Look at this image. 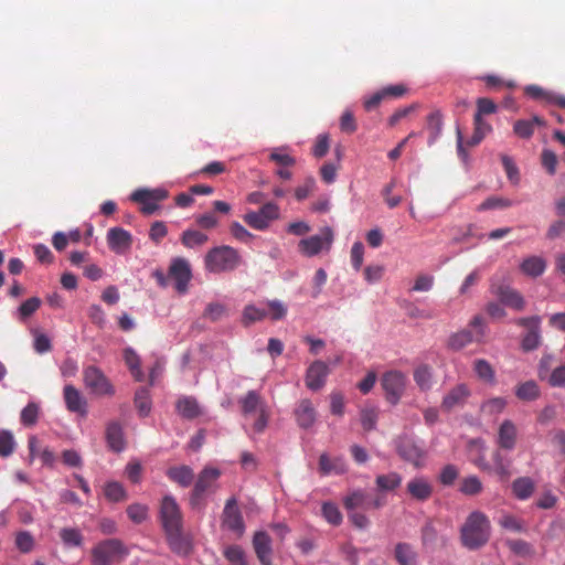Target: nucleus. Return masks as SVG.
<instances>
[{
	"label": "nucleus",
	"mask_w": 565,
	"mask_h": 565,
	"mask_svg": "<svg viewBox=\"0 0 565 565\" xmlns=\"http://www.w3.org/2000/svg\"><path fill=\"white\" fill-rule=\"evenodd\" d=\"M322 516L326 521L334 526L342 523V513L340 512L337 504L333 502H324L321 508Z\"/></svg>",
	"instance_id": "46"
},
{
	"label": "nucleus",
	"mask_w": 565,
	"mask_h": 565,
	"mask_svg": "<svg viewBox=\"0 0 565 565\" xmlns=\"http://www.w3.org/2000/svg\"><path fill=\"white\" fill-rule=\"evenodd\" d=\"M244 221L252 228L257 231H264L268 228L267 221L263 218L262 214L257 211H250L244 215Z\"/></svg>",
	"instance_id": "59"
},
{
	"label": "nucleus",
	"mask_w": 565,
	"mask_h": 565,
	"mask_svg": "<svg viewBox=\"0 0 565 565\" xmlns=\"http://www.w3.org/2000/svg\"><path fill=\"white\" fill-rule=\"evenodd\" d=\"M33 348L39 354L50 352L52 350L50 338L44 333L35 332Z\"/></svg>",
	"instance_id": "64"
},
{
	"label": "nucleus",
	"mask_w": 565,
	"mask_h": 565,
	"mask_svg": "<svg viewBox=\"0 0 565 565\" xmlns=\"http://www.w3.org/2000/svg\"><path fill=\"white\" fill-rule=\"evenodd\" d=\"M544 125V120L539 116H533L532 119H520L514 122L513 131L520 138H530L535 126Z\"/></svg>",
	"instance_id": "30"
},
{
	"label": "nucleus",
	"mask_w": 565,
	"mask_h": 565,
	"mask_svg": "<svg viewBox=\"0 0 565 565\" xmlns=\"http://www.w3.org/2000/svg\"><path fill=\"white\" fill-rule=\"evenodd\" d=\"M438 539V530L433 520H428L420 529V540L423 546H434Z\"/></svg>",
	"instance_id": "44"
},
{
	"label": "nucleus",
	"mask_w": 565,
	"mask_h": 565,
	"mask_svg": "<svg viewBox=\"0 0 565 565\" xmlns=\"http://www.w3.org/2000/svg\"><path fill=\"white\" fill-rule=\"evenodd\" d=\"M62 542L71 547H78L83 543V535L77 529L64 527L60 532Z\"/></svg>",
	"instance_id": "49"
},
{
	"label": "nucleus",
	"mask_w": 565,
	"mask_h": 565,
	"mask_svg": "<svg viewBox=\"0 0 565 565\" xmlns=\"http://www.w3.org/2000/svg\"><path fill=\"white\" fill-rule=\"evenodd\" d=\"M535 490V483L530 477L516 478L512 483V492L519 500H527Z\"/></svg>",
	"instance_id": "32"
},
{
	"label": "nucleus",
	"mask_w": 565,
	"mask_h": 565,
	"mask_svg": "<svg viewBox=\"0 0 565 565\" xmlns=\"http://www.w3.org/2000/svg\"><path fill=\"white\" fill-rule=\"evenodd\" d=\"M167 477L180 487L188 488L193 483L194 471L190 466H174L167 470Z\"/></svg>",
	"instance_id": "25"
},
{
	"label": "nucleus",
	"mask_w": 565,
	"mask_h": 565,
	"mask_svg": "<svg viewBox=\"0 0 565 565\" xmlns=\"http://www.w3.org/2000/svg\"><path fill=\"white\" fill-rule=\"evenodd\" d=\"M518 443V427L511 419H504L498 429L497 445L500 449L511 451Z\"/></svg>",
	"instance_id": "15"
},
{
	"label": "nucleus",
	"mask_w": 565,
	"mask_h": 565,
	"mask_svg": "<svg viewBox=\"0 0 565 565\" xmlns=\"http://www.w3.org/2000/svg\"><path fill=\"white\" fill-rule=\"evenodd\" d=\"M83 377L85 386L90 391V393L98 396L114 395V386L99 367L95 365L87 366L83 371Z\"/></svg>",
	"instance_id": "7"
},
{
	"label": "nucleus",
	"mask_w": 565,
	"mask_h": 565,
	"mask_svg": "<svg viewBox=\"0 0 565 565\" xmlns=\"http://www.w3.org/2000/svg\"><path fill=\"white\" fill-rule=\"evenodd\" d=\"M381 90L384 99L388 100L402 98L408 92V88L405 84H395L385 86Z\"/></svg>",
	"instance_id": "60"
},
{
	"label": "nucleus",
	"mask_w": 565,
	"mask_h": 565,
	"mask_svg": "<svg viewBox=\"0 0 565 565\" xmlns=\"http://www.w3.org/2000/svg\"><path fill=\"white\" fill-rule=\"evenodd\" d=\"M160 520L164 532L182 530V512L172 495L163 497L160 505Z\"/></svg>",
	"instance_id": "8"
},
{
	"label": "nucleus",
	"mask_w": 565,
	"mask_h": 565,
	"mask_svg": "<svg viewBox=\"0 0 565 565\" xmlns=\"http://www.w3.org/2000/svg\"><path fill=\"white\" fill-rule=\"evenodd\" d=\"M381 385L385 392L386 399L391 404H396L405 390L406 377L402 372L388 371L383 374Z\"/></svg>",
	"instance_id": "11"
},
{
	"label": "nucleus",
	"mask_w": 565,
	"mask_h": 565,
	"mask_svg": "<svg viewBox=\"0 0 565 565\" xmlns=\"http://www.w3.org/2000/svg\"><path fill=\"white\" fill-rule=\"evenodd\" d=\"M499 524L509 531L515 532V533H524L526 532V525L523 520L518 519L511 514L503 515Z\"/></svg>",
	"instance_id": "56"
},
{
	"label": "nucleus",
	"mask_w": 565,
	"mask_h": 565,
	"mask_svg": "<svg viewBox=\"0 0 565 565\" xmlns=\"http://www.w3.org/2000/svg\"><path fill=\"white\" fill-rule=\"evenodd\" d=\"M329 374V367L326 362L317 360L307 370L306 385L312 391L320 390Z\"/></svg>",
	"instance_id": "17"
},
{
	"label": "nucleus",
	"mask_w": 565,
	"mask_h": 565,
	"mask_svg": "<svg viewBox=\"0 0 565 565\" xmlns=\"http://www.w3.org/2000/svg\"><path fill=\"white\" fill-rule=\"evenodd\" d=\"M493 471L502 481H507L511 477L510 465L504 461L500 451L493 454Z\"/></svg>",
	"instance_id": "54"
},
{
	"label": "nucleus",
	"mask_w": 565,
	"mask_h": 565,
	"mask_svg": "<svg viewBox=\"0 0 565 565\" xmlns=\"http://www.w3.org/2000/svg\"><path fill=\"white\" fill-rule=\"evenodd\" d=\"M209 241L206 234L196 230H186L181 235V243L186 248H194L204 245Z\"/></svg>",
	"instance_id": "39"
},
{
	"label": "nucleus",
	"mask_w": 565,
	"mask_h": 565,
	"mask_svg": "<svg viewBox=\"0 0 565 565\" xmlns=\"http://www.w3.org/2000/svg\"><path fill=\"white\" fill-rule=\"evenodd\" d=\"M39 412L40 407L36 403H29L21 412V423L26 427L35 425L38 422Z\"/></svg>",
	"instance_id": "53"
},
{
	"label": "nucleus",
	"mask_w": 565,
	"mask_h": 565,
	"mask_svg": "<svg viewBox=\"0 0 565 565\" xmlns=\"http://www.w3.org/2000/svg\"><path fill=\"white\" fill-rule=\"evenodd\" d=\"M179 414L186 419H194L201 415V408L198 401L193 397L185 396L177 402Z\"/></svg>",
	"instance_id": "31"
},
{
	"label": "nucleus",
	"mask_w": 565,
	"mask_h": 565,
	"mask_svg": "<svg viewBox=\"0 0 565 565\" xmlns=\"http://www.w3.org/2000/svg\"><path fill=\"white\" fill-rule=\"evenodd\" d=\"M491 536V523L481 511L471 512L460 527L461 545L470 551L483 547Z\"/></svg>",
	"instance_id": "1"
},
{
	"label": "nucleus",
	"mask_w": 565,
	"mask_h": 565,
	"mask_svg": "<svg viewBox=\"0 0 565 565\" xmlns=\"http://www.w3.org/2000/svg\"><path fill=\"white\" fill-rule=\"evenodd\" d=\"M482 489V482L476 476L463 478L460 484V491L466 495H477Z\"/></svg>",
	"instance_id": "50"
},
{
	"label": "nucleus",
	"mask_w": 565,
	"mask_h": 565,
	"mask_svg": "<svg viewBox=\"0 0 565 565\" xmlns=\"http://www.w3.org/2000/svg\"><path fill=\"white\" fill-rule=\"evenodd\" d=\"M407 492L417 501H427L433 494V486L424 477H416L408 481Z\"/></svg>",
	"instance_id": "22"
},
{
	"label": "nucleus",
	"mask_w": 565,
	"mask_h": 565,
	"mask_svg": "<svg viewBox=\"0 0 565 565\" xmlns=\"http://www.w3.org/2000/svg\"><path fill=\"white\" fill-rule=\"evenodd\" d=\"M124 360L135 380L141 382L143 380V373L140 369V359L138 354L131 348H127L124 351Z\"/></svg>",
	"instance_id": "40"
},
{
	"label": "nucleus",
	"mask_w": 565,
	"mask_h": 565,
	"mask_svg": "<svg viewBox=\"0 0 565 565\" xmlns=\"http://www.w3.org/2000/svg\"><path fill=\"white\" fill-rule=\"evenodd\" d=\"M129 554L122 541L107 539L97 543L90 552L92 565H115L121 563Z\"/></svg>",
	"instance_id": "2"
},
{
	"label": "nucleus",
	"mask_w": 565,
	"mask_h": 565,
	"mask_svg": "<svg viewBox=\"0 0 565 565\" xmlns=\"http://www.w3.org/2000/svg\"><path fill=\"white\" fill-rule=\"evenodd\" d=\"M41 299L39 297H31L26 299L21 306L18 308L17 315L20 321H25L30 318L40 307Z\"/></svg>",
	"instance_id": "45"
},
{
	"label": "nucleus",
	"mask_w": 565,
	"mask_h": 565,
	"mask_svg": "<svg viewBox=\"0 0 565 565\" xmlns=\"http://www.w3.org/2000/svg\"><path fill=\"white\" fill-rule=\"evenodd\" d=\"M106 441L108 447L115 452H120L125 449L126 441L124 438V430L118 422H110L107 425Z\"/></svg>",
	"instance_id": "23"
},
{
	"label": "nucleus",
	"mask_w": 565,
	"mask_h": 565,
	"mask_svg": "<svg viewBox=\"0 0 565 565\" xmlns=\"http://www.w3.org/2000/svg\"><path fill=\"white\" fill-rule=\"evenodd\" d=\"M267 306V316H269L271 320H280L287 313V307L279 300H269Z\"/></svg>",
	"instance_id": "62"
},
{
	"label": "nucleus",
	"mask_w": 565,
	"mask_h": 565,
	"mask_svg": "<svg viewBox=\"0 0 565 565\" xmlns=\"http://www.w3.org/2000/svg\"><path fill=\"white\" fill-rule=\"evenodd\" d=\"M319 470L323 476L330 473L342 475L347 471V465L341 457L331 459L327 454L319 457Z\"/></svg>",
	"instance_id": "27"
},
{
	"label": "nucleus",
	"mask_w": 565,
	"mask_h": 565,
	"mask_svg": "<svg viewBox=\"0 0 565 565\" xmlns=\"http://www.w3.org/2000/svg\"><path fill=\"white\" fill-rule=\"evenodd\" d=\"M253 547H254L255 554L262 565H273L271 539L266 532L258 531L254 534Z\"/></svg>",
	"instance_id": "16"
},
{
	"label": "nucleus",
	"mask_w": 565,
	"mask_h": 565,
	"mask_svg": "<svg viewBox=\"0 0 565 565\" xmlns=\"http://www.w3.org/2000/svg\"><path fill=\"white\" fill-rule=\"evenodd\" d=\"M153 277L161 287H167L168 281L170 279L173 280L177 291L184 294L188 290V285L192 278V271L186 259L174 258L169 266L167 276L161 270H156L153 273Z\"/></svg>",
	"instance_id": "4"
},
{
	"label": "nucleus",
	"mask_w": 565,
	"mask_h": 565,
	"mask_svg": "<svg viewBox=\"0 0 565 565\" xmlns=\"http://www.w3.org/2000/svg\"><path fill=\"white\" fill-rule=\"evenodd\" d=\"M511 205H512V201L509 199L500 198V196H489L477 207V210L479 212H482V211L493 210V209H505V207H510Z\"/></svg>",
	"instance_id": "57"
},
{
	"label": "nucleus",
	"mask_w": 565,
	"mask_h": 565,
	"mask_svg": "<svg viewBox=\"0 0 565 565\" xmlns=\"http://www.w3.org/2000/svg\"><path fill=\"white\" fill-rule=\"evenodd\" d=\"M370 494L362 489L350 492L343 499V505L347 511H353L358 508L370 509Z\"/></svg>",
	"instance_id": "29"
},
{
	"label": "nucleus",
	"mask_w": 565,
	"mask_h": 565,
	"mask_svg": "<svg viewBox=\"0 0 565 565\" xmlns=\"http://www.w3.org/2000/svg\"><path fill=\"white\" fill-rule=\"evenodd\" d=\"M135 406L139 412V415L145 417L151 411V401L149 390L146 387L139 388L135 394Z\"/></svg>",
	"instance_id": "43"
},
{
	"label": "nucleus",
	"mask_w": 565,
	"mask_h": 565,
	"mask_svg": "<svg viewBox=\"0 0 565 565\" xmlns=\"http://www.w3.org/2000/svg\"><path fill=\"white\" fill-rule=\"evenodd\" d=\"M414 381L422 391H428L433 385V370L429 365H419L414 371Z\"/></svg>",
	"instance_id": "36"
},
{
	"label": "nucleus",
	"mask_w": 565,
	"mask_h": 565,
	"mask_svg": "<svg viewBox=\"0 0 565 565\" xmlns=\"http://www.w3.org/2000/svg\"><path fill=\"white\" fill-rule=\"evenodd\" d=\"M222 522L224 526L234 532L238 537L243 535L245 524L235 498H231L226 501Z\"/></svg>",
	"instance_id": "14"
},
{
	"label": "nucleus",
	"mask_w": 565,
	"mask_h": 565,
	"mask_svg": "<svg viewBox=\"0 0 565 565\" xmlns=\"http://www.w3.org/2000/svg\"><path fill=\"white\" fill-rule=\"evenodd\" d=\"M225 558L233 565H247L244 550L238 545H230L224 550Z\"/></svg>",
	"instance_id": "52"
},
{
	"label": "nucleus",
	"mask_w": 565,
	"mask_h": 565,
	"mask_svg": "<svg viewBox=\"0 0 565 565\" xmlns=\"http://www.w3.org/2000/svg\"><path fill=\"white\" fill-rule=\"evenodd\" d=\"M242 411L245 415L260 412V408H265V404L260 399L259 395L255 391H249L247 394L241 399Z\"/></svg>",
	"instance_id": "37"
},
{
	"label": "nucleus",
	"mask_w": 565,
	"mask_h": 565,
	"mask_svg": "<svg viewBox=\"0 0 565 565\" xmlns=\"http://www.w3.org/2000/svg\"><path fill=\"white\" fill-rule=\"evenodd\" d=\"M295 417L299 427L310 428L317 418V412L309 399H301L295 408Z\"/></svg>",
	"instance_id": "21"
},
{
	"label": "nucleus",
	"mask_w": 565,
	"mask_h": 565,
	"mask_svg": "<svg viewBox=\"0 0 565 565\" xmlns=\"http://www.w3.org/2000/svg\"><path fill=\"white\" fill-rule=\"evenodd\" d=\"M227 316L228 308L226 307V305L217 301L207 303L203 311V318L212 322H217Z\"/></svg>",
	"instance_id": "41"
},
{
	"label": "nucleus",
	"mask_w": 565,
	"mask_h": 565,
	"mask_svg": "<svg viewBox=\"0 0 565 565\" xmlns=\"http://www.w3.org/2000/svg\"><path fill=\"white\" fill-rule=\"evenodd\" d=\"M473 134L471 138L467 141L469 147H475L479 145L487 134L491 131V126L486 122L483 119H479V116L473 117Z\"/></svg>",
	"instance_id": "38"
},
{
	"label": "nucleus",
	"mask_w": 565,
	"mask_h": 565,
	"mask_svg": "<svg viewBox=\"0 0 565 565\" xmlns=\"http://www.w3.org/2000/svg\"><path fill=\"white\" fill-rule=\"evenodd\" d=\"M397 452L403 459L414 463L415 466H418L425 456L423 448L408 438H403L398 441Z\"/></svg>",
	"instance_id": "20"
},
{
	"label": "nucleus",
	"mask_w": 565,
	"mask_h": 565,
	"mask_svg": "<svg viewBox=\"0 0 565 565\" xmlns=\"http://www.w3.org/2000/svg\"><path fill=\"white\" fill-rule=\"evenodd\" d=\"M505 545L509 550L520 557H533L535 555V550L532 544L529 542L516 539V540H507Z\"/></svg>",
	"instance_id": "35"
},
{
	"label": "nucleus",
	"mask_w": 565,
	"mask_h": 565,
	"mask_svg": "<svg viewBox=\"0 0 565 565\" xmlns=\"http://www.w3.org/2000/svg\"><path fill=\"white\" fill-rule=\"evenodd\" d=\"M520 267L525 275L539 277L545 271L546 262L540 256H531L525 258Z\"/></svg>",
	"instance_id": "34"
},
{
	"label": "nucleus",
	"mask_w": 565,
	"mask_h": 565,
	"mask_svg": "<svg viewBox=\"0 0 565 565\" xmlns=\"http://www.w3.org/2000/svg\"><path fill=\"white\" fill-rule=\"evenodd\" d=\"M524 93L526 96H529L533 99L543 100V102L548 103L552 92L545 90L543 87H541L539 85H527L524 88Z\"/></svg>",
	"instance_id": "63"
},
{
	"label": "nucleus",
	"mask_w": 565,
	"mask_h": 565,
	"mask_svg": "<svg viewBox=\"0 0 565 565\" xmlns=\"http://www.w3.org/2000/svg\"><path fill=\"white\" fill-rule=\"evenodd\" d=\"M498 107L495 103L487 97H480L477 99V113L475 116H479V119H482L483 115H491L497 111Z\"/></svg>",
	"instance_id": "61"
},
{
	"label": "nucleus",
	"mask_w": 565,
	"mask_h": 565,
	"mask_svg": "<svg viewBox=\"0 0 565 565\" xmlns=\"http://www.w3.org/2000/svg\"><path fill=\"white\" fill-rule=\"evenodd\" d=\"M500 302L511 309L521 311L525 307V300L523 296L515 289L509 286H499L493 290Z\"/></svg>",
	"instance_id": "18"
},
{
	"label": "nucleus",
	"mask_w": 565,
	"mask_h": 565,
	"mask_svg": "<svg viewBox=\"0 0 565 565\" xmlns=\"http://www.w3.org/2000/svg\"><path fill=\"white\" fill-rule=\"evenodd\" d=\"M166 535L172 552L181 556H188L191 553V542L182 535V530L167 531Z\"/></svg>",
	"instance_id": "24"
},
{
	"label": "nucleus",
	"mask_w": 565,
	"mask_h": 565,
	"mask_svg": "<svg viewBox=\"0 0 565 565\" xmlns=\"http://www.w3.org/2000/svg\"><path fill=\"white\" fill-rule=\"evenodd\" d=\"M515 395L520 401L532 402L540 397L541 391L535 381H526L515 387Z\"/></svg>",
	"instance_id": "33"
},
{
	"label": "nucleus",
	"mask_w": 565,
	"mask_h": 565,
	"mask_svg": "<svg viewBox=\"0 0 565 565\" xmlns=\"http://www.w3.org/2000/svg\"><path fill=\"white\" fill-rule=\"evenodd\" d=\"M107 245L117 255L127 254L132 246V235L122 227H111L107 232Z\"/></svg>",
	"instance_id": "13"
},
{
	"label": "nucleus",
	"mask_w": 565,
	"mask_h": 565,
	"mask_svg": "<svg viewBox=\"0 0 565 565\" xmlns=\"http://www.w3.org/2000/svg\"><path fill=\"white\" fill-rule=\"evenodd\" d=\"M64 401L70 412L78 413L81 415L87 414V403L81 392L73 385L64 386Z\"/></svg>",
	"instance_id": "19"
},
{
	"label": "nucleus",
	"mask_w": 565,
	"mask_h": 565,
	"mask_svg": "<svg viewBox=\"0 0 565 565\" xmlns=\"http://www.w3.org/2000/svg\"><path fill=\"white\" fill-rule=\"evenodd\" d=\"M104 494L111 502L124 501L127 497L122 484L117 481L106 483L104 488Z\"/></svg>",
	"instance_id": "47"
},
{
	"label": "nucleus",
	"mask_w": 565,
	"mask_h": 565,
	"mask_svg": "<svg viewBox=\"0 0 565 565\" xmlns=\"http://www.w3.org/2000/svg\"><path fill=\"white\" fill-rule=\"evenodd\" d=\"M267 317V311L265 309L257 308L253 305H248L244 308L243 311V324L249 326L256 321H260Z\"/></svg>",
	"instance_id": "51"
},
{
	"label": "nucleus",
	"mask_w": 565,
	"mask_h": 565,
	"mask_svg": "<svg viewBox=\"0 0 565 565\" xmlns=\"http://www.w3.org/2000/svg\"><path fill=\"white\" fill-rule=\"evenodd\" d=\"M205 268L210 273H225L236 269L241 264L238 252L227 245L214 247L204 258Z\"/></svg>",
	"instance_id": "3"
},
{
	"label": "nucleus",
	"mask_w": 565,
	"mask_h": 565,
	"mask_svg": "<svg viewBox=\"0 0 565 565\" xmlns=\"http://www.w3.org/2000/svg\"><path fill=\"white\" fill-rule=\"evenodd\" d=\"M472 370L478 380L486 384H495V371L493 366L484 359H477L472 363Z\"/></svg>",
	"instance_id": "28"
},
{
	"label": "nucleus",
	"mask_w": 565,
	"mask_h": 565,
	"mask_svg": "<svg viewBox=\"0 0 565 565\" xmlns=\"http://www.w3.org/2000/svg\"><path fill=\"white\" fill-rule=\"evenodd\" d=\"M470 396L471 390L468 384L459 383L445 394L440 407L445 412L462 408L467 404Z\"/></svg>",
	"instance_id": "12"
},
{
	"label": "nucleus",
	"mask_w": 565,
	"mask_h": 565,
	"mask_svg": "<svg viewBox=\"0 0 565 565\" xmlns=\"http://www.w3.org/2000/svg\"><path fill=\"white\" fill-rule=\"evenodd\" d=\"M394 558L398 565H418V554L412 544L398 542L394 548Z\"/></svg>",
	"instance_id": "26"
},
{
	"label": "nucleus",
	"mask_w": 565,
	"mask_h": 565,
	"mask_svg": "<svg viewBox=\"0 0 565 565\" xmlns=\"http://www.w3.org/2000/svg\"><path fill=\"white\" fill-rule=\"evenodd\" d=\"M221 477V470L213 467H204L198 475L196 481L190 494V505L193 509H202L205 505L204 498L215 490V483Z\"/></svg>",
	"instance_id": "5"
},
{
	"label": "nucleus",
	"mask_w": 565,
	"mask_h": 565,
	"mask_svg": "<svg viewBox=\"0 0 565 565\" xmlns=\"http://www.w3.org/2000/svg\"><path fill=\"white\" fill-rule=\"evenodd\" d=\"M427 127L430 131L429 142H434L443 129V116L439 111H434L427 117Z\"/></svg>",
	"instance_id": "55"
},
{
	"label": "nucleus",
	"mask_w": 565,
	"mask_h": 565,
	"mask_svg": "<svg viewBox=\"0 0 565 565\" xmlns=\"http://www.w3.org/2000/svg\"><path fill=\"white\" fill-rule=\"evenodd\" d=\"M130 198L134 202L141 204L143 214L150 215L159 209V202L168 198V191L163 189H138Z\"/></svg>",
	"instance_id": "10"
},
{
	"label": "nucleus",
	"mask_w": 565,
	"mask_h": 565,
	"mask_svg": "<svg viewBox=\"0 0 565 565\" xmlns=\"http://www.w3.org/2000/svg\"><path fill=\"white\" fill-rule=\"evenodd\" d=\"M129 519L136 523H142L148 516V508L143 504L135 503L127 508Z\"/></svg>",
	"instance_id": "58"
},
{
	"label": "nucleus",
	"mask_w": 565,
	"mask_h": 565,
	"mask_svg": "<svg viewBox=\"0 0 565 565\" xmlns=\"http://www.w3.org/2000/svg\"><path fill=\"white\" fill-rule=\"evenodd\" d=\"M470 327L476 329V333H473L469 329H462L458 332L452 333L448 339V347L454 351H459L472 343L473 341H481L484 337V321L481 316H475L469 323Z\"/></svg>",
	"instance_id": "6"
},
{
	"label": "nucleus",
	"mask_w": 565,
	"mask_h": 565,
	"mask_svg": "<svg viewBox=\"0 0 565 565\" xmlns=\"http://www.w3.org/2000/svg\"><path fill=\"white\" fill-rule=\"evenodd\" d=\"M376 487L380 491H393L402 483V477L396 472L380 475L375 479Z\"/></svg>",
	"instance_id": "42"
},
{
	"label": "nucleus",
	"mask_w": 565,
	"mask_h": 565,
	"mask_svg": "<svg viewBox=\"0 0 565 565\" xmlns=\"http://www.w3.org/2000/svg\"><path fill=\"white\" fill-rule=\"evenodd\" d=\"M507 406V401L505 398L503 397H492V398H489L487 401H484L481 406H480V411L483 413V414H487V415H497V414H500L504 411Z\"/></svg>",
	"instance_id": "48"
},
{
	"label": "nucleus",
	"mask_w": 565,
	"mask_h": 565,
	"mask_svg": "<svg viewBox=\"0 0 565 565\" xmlns=\"http://www.w3.org/2000/svg\"><path fill=\"white\" fill-rule=\"evenodd\" d=\"M333 242V231L330 227H324L320 235H312L308 238H303L299 242V252L307 256L313 257L323 249L329 250Z\"/></svg>",
	"instance_id": "9"
}]
</instances>
